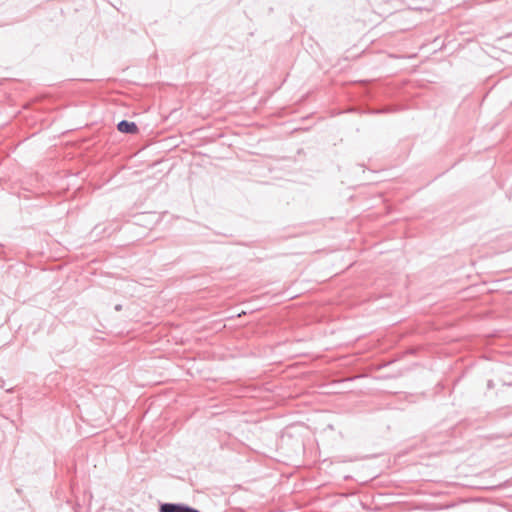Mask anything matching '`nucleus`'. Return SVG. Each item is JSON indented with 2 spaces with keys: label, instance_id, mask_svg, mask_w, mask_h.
<instances>
[{
  "label": "nucleus",
  "instance_id": "nucleus-1",
  "mask_svg": "<svg viewBox=\"0 0 512 512\" xmlns=\"http://www.w3.org/2000/svg\"><path fill=\"white\" fill-rule=\"evenodd\" d=\"M160 512H199L183 504L165 503L160 506Z\"/></svg>",
  "mask_w": 512,
  "mask_h": 512
},
{
  "label": "nucleus",
  "instance_id": "nucleus-2",
  "mask_svg": "<svg viewBox=\"0 0 512 512\" xmlns=\"http://www.w3.org/2000/svg\"><path fill=\"white\" fill-rule=\"evenodd\" d=\"M117 128L122 133H136L138 128L134 122L122 120L118 123Z\"/></svg>",
  "mask_w": 512,
  "mask_h": 512
},
{
  "label": "nucleus",
  "instance_id": "nucleus-3",
  "mask_svg": "<svg viewBox=\"0 0 512 512\" xmlns=\"http://www.w3.org/2000/svg\"><path fill=\"white\" fill-rule=\"evenodd\" d=\"M121 309V306L120 305H117L116 306V310H120Z\"/></svg>",
  "mask_w": 512,
  "mask_h": 512
}]
</instances>
